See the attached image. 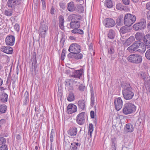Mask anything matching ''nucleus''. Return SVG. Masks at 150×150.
Returning a JSON list of instances; mask_svg holds the SVG:
<instances>
[{
  "instance_id": "1",
  "label": "nucleus",
  "mask_w": 150,
  "mask_h": 150,
  "mask_svg": "<svg viewBox=\"0 0 150 150\" xmlns=\"http://www.w3.org/2000/svg\"><path fill=\"white\" fill-rule=\"evenodd\" d=\"M146 50V47L144 46V43L140 41H135L127 49V50L130 52H139L141 53H144Z\"/></svg>"
},
{
  "instance_id": "2",
  "label": "nucleus",
  "mask_w": 150,
  "mask_h": 150,
  "mask_svg": "<svg viewBox=\"0 0 150 150\" xmlns=\"http://www.w3.org/2000/svg\"><path fill=\"white\" fill-rule=\"evenodd\" d=\"M122 93L124 99L126 100H130L132 99L134 95V90L129 83L124 84L122 90Z\"/></svg>"
},
{
  "instance_id": "3",
  "label": "nucleus",
  "mask_w": 150,
  "mask_h": 150,
  "mask_svg": "<svg viewBox=\"0 0 150 150\" xmlns=\"http://www.w3.org/2000/svg\"><path fill=\"white\" fill-rule=\"evenodd\" d=\"M136 110V107L134 104L127 103L124 105L122 112L125 115H127L134 112Z\"/></svg>"
},
{
  "instance_id": "4",
  "label": "nucleus",
  "mask_w": 150,
  "mask_h": 150,
  "mask_svg": "<svg viewBox=\"0 0 150 150\" xmlns=\"http://www.w3.org/2000/svg\"><path fill=\"white\" fill-rule=\"evenodd\" d=\"M136 20L135 16L129 13H126L124 17V24L127 26H131Z\"/></svg>"
},
{
  "instance_id": "5",
  "label": "nucleus",
  "mask_w": 150,
  "mask_h": 150,
  "mask_svg": "<svg viewBox=\"0 0 150 150\" xmlns=\"http://www.w3.org/2000/svg\"><path fill=\"white\" fill-rule=\"evenodd\" d=\"M128 61L134 64H139L142 61V57L139 54H133L130 55L127 58Z\"/></svg>"
},
{
  "instance_id": "6",
  "label": "nucleus",
  "mask_w": 150,
  "mask_h": 150,
  "mask_svg": "<svg viewBox=\"0 0 150 150\" xmlns=\"http://www.w3.org/2000/svg\"><path fill=\"white\" fill-rule=\"evenodd\" d=\"M146 27V21L144 19H141L140 21L134 24L133 26L134 30L136 31L144 29Z\"/></svg>"
},
{
  "instance_id": "7",
  "label": "nucleus",
  "mask_w": 150,
  "mask_h": 150,
  "mask_svg": "<svg viewBox=\"0 0 150 150\" xmlns=\"http://www.w3.org/2000/svg\"><path fill=\"white\" fill-rule=\"evenodd\" d=\"M76 122L79 125H83L85 121V112H81L76 117Z\"/></svg>"
},
{
  "instance_id": "8",
  "label": "nucleus",
  "mask_w": 150,
  "mask_h": 150,
  "mask_svg": "<svg viewBox=\"0 0 150 150\" xmlns=\"http://www.w3.org/2000/svg\"><path fill=\"white\" fill-rule=\"evenodd\" d=\"M73 80L72 79H67L65 81L64 84L66 90L70 91H73Z\"/></svg>"
},
{
  "instance_id": "9",
  "label": "nucleus",
  "mask_w": 150,
  "mask_h": 150,
  "mask_svg": "<svg viewBox=\"0 0 150 150\" xmlns=\"http://www.w3.org/2000/svg\"><path fill=\"white\" fill-rule=\"evenodd\" d=\"M81 47L77 43H72L69 46L68 51L69 52L72 51L76 53L80 52Z\"/></svg>"
},
{
  "instance_id": "10",
  "label": "nucleus",
  "mask_w": 150,
  "mask_h": 150,
  "mask_svg": "<svg viewBox=\"0 0 150 150\" xmlns=\"http://www.w3.org/2000/svg\"><path fill=\"white\" fill-rule=\"evenodd\" d=\"M114 103L115 108L117 111L120 110L122 108L123 102L120 98H115L114 100Z\"/></svg>"
},
{
  "instance_id": "11",
  "label": "nucleus",
  "mask_w": 150,
  "mask_h": 150,
  "mask_svg": "<svg viewBox=\"0 0 150 150\" xmlns=\"http://www.w3.org/2000/svg\"><path fill=\"white\" fill-rule=\"evenodd\" d=\"M15 37L12 35H9L6 37V43L7 45L13 46L15 43Z\"/></svg>"
},
{
  "instance_id": "12",
  "label": "nucleus",
  "mask_w": 150,
  "mask_h": 150,
  "mask_svg": "<svg viewBox=\"0 0 150 150\" xmlns=\"http://www.w3.org/2000/svg\"><path fill=\"white\" fill-rule=\"evenodd\" d=\"M105 26L106 27L110 28L113 27L115 25V21L114 20L110 18L105 19L104 21Z\"/></svg>"
},
{
  "instance_id": "13",
  "label": "nucleus",
  "mask_w": 150,
  "mask_h": 150,
  "mask_svg": "<svg viewBox=\"0 0 150 150\" xmlns=\"http://www.w3.org/2000/svg\"><path fill=\"white\" fill-rule=\"evenodd\" d=\"M143 41L145 44V47L150 48V34H146L143 38Z\"/></svg>"
},
{
  "instance_id": "14",
  "label": "nucleus",
  "mask_w": 150,
  "mask_h": 150,
  "mask_svg": "<svg viewBox=\"0 0 150 150\" xmlns=\"http://www.w3.org/2000/svg\"><path fill=\"white\" fill-rule=\"evenodd\" d=\"M68 112L69 114H71L76 112L77 111L76 106L73 104H70L67 106Z\"/></svg>"
},
{
  "instance_id": "15",
  "label": "nucleus",
  "mask_w": 150,
  "mask_h": 150,
  "mask_svg": "<svg viewBox=\"0 0 150 150\" xmlns=\"http://www.w3.org/2000/svg\"><path fill=\"white\" fill-rule=\"evenodd\" d=\"M77 129L74 127H71L68 131V135L73 138L77 134Z\"/></svg>"
},
{
  "instance_id": "16",
  "label": "nucleus",
  "mask_w": 150,
  "mask_h": 150,
  "mask_svg": "<svg viewBox=\"0 0 150 150\" xmlns=\"http://www.w3.org/2000/svg\"><path fill=\"white\" fill-rule=\"evenodd\" d=\"M83 73V70L80 69L76 70L71 75V77H73V78H75L80 79V77L82 76Z\"/></svg>"
},
{
  "instance_id": "17",
  "label": "nucleus",
  "mask_w": 150,
  "mask_h": 150,
  "mask_svg": "<svg viewBox=\"0 0 150 150\" xmlns=\"http://www.w3.org/2000/svg\"><path fill=\"white\" fill-rule=\"evenodd\" d=\"M8 95L4 91L1 92L0 94V100L2 103H5L7 101Z\"/></svg>"
},
{
  "instance_id": "18",
  "label": "nucleus",
  "mask_w": 150,
  "mask_h": 150,
  "mask_svg": "<svg viewBox=\"0 0 150 150\" xmlns=\"http://www.w3.org/2000/svg\"><path fill=\"white\" fill-rule=\"evenodd\" d=\"M134 130V127L131 124H126L124 128V132L126 133L128 132H131Z\"/></svg>"
},
{
  "instance_id": "19",
  "label": "nucleus",
  "mask_w": 150,
  "mask_h": 150,
  "mask_svg": "<svg viewBox=\"0 0 150 150\" xmlns=\"http://www.w3.org/2000/svg\"><path fill=\"white\" fill-rule=\"evenodd\" d=\"M1 51L7 54H12L13 49L10 47H3L1 48Z\"/></svg>"
},
{
  "instance_id": "20",
  "label": "nucleus",
  "mask_w": 150,
  "mask_h": 150,
  "mask_svg": "<svg viewBox=\"0 0 150 150\" xmlns=\"http://www.w3.org/2000/svg\"><path fill=\"white\" fill-rule=\"evenodd\" d=\"M80 26V22L77 21H71L70 23V28H79Z\"/></svg>"
},
{
  "instance_id": "21",
  "label": "nucleus",
  "mask_w": 150,
  "mask_h": 150,
  "mask_svg": "<svg viewBox=\"0 0 150 150\" xmlns=\"http://www.w3.org/2000/svg\"><path fill=\"white\" fill-rule=\"evenodd\" d=\"M116 23L118 26H121L124 23V18H123V15H121L117 19Z\"/></svg>"
},
{
  "instance_id": "22",
  "label": "nucleus",
  "mask_w": 150,
  "mask_h": 150,
  "mask_svg": "<svg viewBox=\"0 0 150 150\" xmlns=\"http://www.w3.org/2000/svg\"><path fill=\"white\" fill-rule=\"evenodd\" d=\"M67 8L69 11L73 12L76 10V7L74 3L73 2H70L68 4Z\"/></svg>"
},
{
  "instance_id": "23",
  "label": "nucleus",
  "mask_w": 150,
  "mask_h": 150,
  "mask_svg": "<svg viewBox=\"0 0 150 150\" xmlns=\"http://www.w3.org/2000/svg\"><path fill=\"white\" fill-rule=\"evenodd\" d=\"M7 4L8 7L14 8V9L16 6L15 0H8Z\"/></svg>"
},
{
  "instance_id": "24",
  "label": "nucleus",
  "mask_w": 150,
  "mask_h": 150,
  "mask_svg": "<svg viewBox=\"0 0 150 150\" xmlns=\"http://www.w3.org/2000/svg\"><path fill=\"white\" fill-rule=\"evenodd\" d=\"M47 31L48 29V25L45 22H43L40 24L39 30Z\"/></svg>"
},
{
  "instance_id": "25",
  "label": "nucleus",
  "mask_w": 150,
  "mask_h": 150,
  "mask_svg": "<svg viewBox=\"0 0 150 150\" xmlns=\"http://www.w3.org/2000/svg\"><path fill=\"white\" fill-rule=\"evenodd\" d=\"M107 35L109 39H114L115 36V31L112 29H110L109 30Z\"/></svg>"
},
{
  "instance_id": "26",
  "label": "nucleus",
  "mask_w": 150,
  "mask_h": 150,
  "mask_svg": "<svg viewBox=\"0 0 150 150\" xmlns=\"http://www.w3.org/2000/svg\"><path fill=\"white\" fill-rule=\"evenodd\" d=\"M64 17L62 16H60L59 17V26L62 30H63L64 28Z\"/></svg>"
},
{
  "instance_id": "27",
  "label": "nucleus",
  "mask_w": 150,
  "mask_h": 150,
  "mask_svg": "<svg viewBox=\"0 0 150 150\" xmlns=\"http://www.w3.org/2000/svg\"><path fill=\"white\" fill-rule=\"evenodd\" d=\"M7 110V106L5 104L0 105V114L5 113Z\"/></svg>"
},
{
  "instance_id": "28",
  "label": "nucleus",
  "mask_w": 150,
  "mask_h": 150,
  "mask_svg": "<svg viewBox=\"0 0 150 150\" xmlns=\"http://www.w3.org/2000/svg\"><path fill=\"white\" fill-rule=\"evenodd\" d=\"M134 40V37L133 36H131L126 41L125 43L127 45H129Z\"/></svg>"
},
{
  "instance_id": "29",
  "label": "nucleus",
  "mask_w": 150,
  "mask_h": 150,
  "mask_svg": "<svg viewBox=\"0 0 150 150\" xmlns=\"http://www.w3.org/2000/svg\"><path fill=\"white\" fill-rule=\"evenodd\" d=\"M75 99L74 96V93L72 91H69V95L67 98V100L69 101H72Z\"/></svg>"
},
{
  "instance_id": "30",
  "label": "nucleus",
  "mask_w": 150,
  "mask_h": 150,
  "mask_svg": "<svg viewBox=\"0 0 150 150\" xmlns=\"http://www.w3.org/2000/svg\"><path fill=\"white\" fill-rule=\"evenodd\" d=\"M130 31V29L128 28L123 26L122 27L120 30V32L121 33L124 34Z\"/></svg>"
},
{
  "instance_id": "31",
  "label": "nucleus",
  "mask_w": 150,
  "mask_h": 150,
  "mask_svg": "<svg viewBox=\"0 0 150 150\" xmlns=\"http://www.w3.org/2000/svg\"><path fill=\"white\" fill-rule=\"evenodd\" d=\"M32 59L33 60L32 65L33 66L35 67V64L37 63L36 60V55L35 52H34L32 57Z\"/></svg>"
},
{
  "instance_id": "32",
  "label": "nucleus",
  "mask_w": 150,
  "mask_h": 150,
  "mask_svg": "<svg viewBox=\"0 0 150 150\" xmlns=\"http://www.w3.org/2000/svg\"><path fill=\"white\" fill-rule=\"evenodd\" d=\"M85 102L84 100H79L78 102L79 108L82 110H83L85 107Z\"/></svg>"
},
{
  "instance_id": "33",
  "label": "nucleus",
  "mask_w": 150,
  "mask_h": 150,
  "mask_svg": "<svg viewBox=\"0 0 150 150\" xmlns=\"http://www.w3.org/2000/svg\"><path fill=\"white\" fill-rule=\"evenodd\" d=\"M71 146L70 147L71 150H77V146L79 145V146L80 145L79 143H75V142L71 143Z\"/></svg>"
},
{
  "instance_id": "34",
  "label": "nucleus",
  "mask_w": 150,
  "mask_h": 150,
  "mask_svg": "<svg viewBox=\"0 0 150 150\" xmlns=\"http://www.w3.org/2000/svg\"><path fill=\"white\" fill-rule=\"evenodd\" d=\"M147 74L143 72H141L138 74L139 76L144 80H145L147 78H148Z\"/></svg>"
},
{
  "instance_id": "35",
  "label": "nucleus",
  "mask_w": 150,
  "mask_h": 150,
  "mask_svg": "<svg viewBox=\"0 0 150 150\" xmlns=\"http://www.w3.org/2000/svg\"><path fill=\"white\" fill-rule=\"evenodd\" d=\"M78 28H75L71 31L72 33H78L80 34H83V32L82 30L79 29Z\"/></svg>"
},
{
  "instance_id": "36",
  "label": "nucleus",
  "mask_w": 150,
  "mask_h": 150,
  "mask_svg": "<svg viewBox=\"0 0 150 150\" xmlns=\"http://www.w3.org/2000/svg\"><path fill=\"white\" fill-rule=\"evenodd\" d=\"M105 4L108 8H111L113 7V4L111 0H106Z\"/></svg>"
},
{
  "instance_id": "37",
  "label": "nucleus",
  "mask_w": 150,
  "mask_h": 150,
  "mask_svg": "<svg viewBox=\"0 0 150 150\" xmlns=\"http://www.w3.org/2000/svg\"><path fill=\"white\" fill-rule=\"evenodd\" d=\"M112 143V147L113 148L112 150H116V139L115 138H113L111 140Z\"/></svg>"
},
{
  "instance_id": "38",
  "label": "nucleus",
  "mask_w": 150,
  "mask_h": 150,
  "mask_svg": "<svg viewBox=\"0 0 150 150\" xmlns=\"http://www.w3.org/2000/svg\"><path fill=\"white\" fill-rule=\"evenodd\" d=\"M4 13L5 15L7 16H11L12 15L13 10L9 9L6 10Z\"/></svg>"
},
{
  "instance_id": "39",
  "label": "nucleus",
  "mask_w": 150,
  "mask_h": 150,
  "mask_svg": "<svg viewBox=\"0 0 150 150\" xmlns=\"http://www.w3.org/2000/svg\"><path fill=\"white\" fill-rule=\"evenodd\" d=\"M47 31L42 30L41 29V30H39V34L40 36L41 37V38H45L46 34L47 33Z\"/></svg>"
},
{
  "instance_id": "40",
  "label": "nucleus",
  "mask_w": 150,
  "mask_h": 150,
  "mask_svg": "<svg viewBox=\"0 0 150 150\" xmlns=\"http://www.w3.org/2000/svg\"><path fill=\"white\" fill-rule=\"evenodd\" d=\"M79 14L76 15L74 14H72L69 15L68 18V19L69 20H72V19H76L77 18V17L78 16V15Z\"/></svg>"
},
{
  "instance_id": "41",
  "label": "nucleus",
  "mask_w": 150,
  "mask_h": 150,
  "mask_svg": "<svg viewBox=\"0 0 150 150\" xmlns=\"http://www.w3.org/2000/svg\"><path fill=\"white\" fill-rule=\"evenodd\" d=\"M80 52H78L76 53L75 59H81L83 57V54L81 53H80Z\"/></svg>"
},
{
  "instance_id": "42",
  "label": "nucleus",
  "mask_w": 150,
  "mask_h": 150,
  "mask_svg": "<svg viewBox=\"0 0 150 150\" xmlns=\"http://www.w3.org/2000/svg\"><path fill=\"white\" fill-rule=\"evenodd\" d=\"M93 130V125L91 123L89 124L88 133H90V136H91L92 132Z\"/></svg>"
},
{
  "instance_id": "43",
  "label": "nucleus",
  "mask_w": 150,
  "mask_h": 150,
  "mask_svg": "<svg viewBox=\"0 0 150 150\" xmlns=\"http://www.w3.org/2000/svg\"><path fill=\"white\" fill-rule=\"evenodd\" d=\"M67 55V57L69 59H72L74 58L75 59V55H76V53H74L72 51L70 52Z\"/></svg>"
},
{
  "instance_id": "44",
  "label": "nucleus",
  "mask_w": 150,
  "mask_h": 150,
  "mask_svg": "<svg viewBox=\"0 0 150 150\" xmlns=\"http://www.w3.org/2000/svg\"><path fill=\"white\" fill-rule=\"evenodd\" d=\"M55 136L54 130L53 129H52V131L50 133V141L51 143L53 141V138Z\"/></svg>"
},
{
  "instance_id": "45",
  "label": "nucleus",
  "mask_w": 150,
  "mask_h": 150,
  "mask_svg": "<svg viewBox=\"0 0 150 150\" xmlns=\"http://www.w3.org/2000/svg\"><path fill=\"white\" fill-rule=\"evenodd\" d=\"M145 56L148 59L150 60V49L147 50L145 54Z\"/></svg>"
},
{
  "instance_id": "46",
  "label": "nucleus",
  "mask_w": 150,
  "mask_h": 150,
  "mask_svg": "<svg viewBox=\"0 0 150 150\" xmlns=\"http://www.w3.org/2000/svg\"><path fill=\"white\" fill-rule=\"evenodd\" d=\"M142 33L139 32L137 33L135 35L136 39L139 41L142 37Z\"/></svg>"
},
{
  "instance_id": "47",
  "label": "nucleus",
  "mask_w": 150,
  "mask_h": 150,
  "mask_svg": "<svg viewBox=\"0 0 150 150\" xmlns=\"http://www.w3.org/2000/svg\"><path fill=\"white\" fill-rule=\"evenodd\" d=\"M115 50L113 47H111L108 49V52L110 54H112L114 52Z\"/></svg>"
},
{
  "instance_id": "48",
  "label": "nucleus",
  "mask_w": 150,
  "mask_h": 150,
  "mask_svg": "<svg viewBox=\"0 0 150 150\" xmlns=\"http://www.w3.org/2000/svg\"><path fill=\"white\" fill-rule=\"evenodd\" d=\"M6 139L3 137L0 138V144H3L6 143Z\"/></svg>"
},
{
  "instance_id": "49",
  "label": "nucleus",
  "mask_w": 150,
  "mask_h": 150,
  "mask_svg": "<svg viewBox=\"0 0 150 150\" xmlns=\"http://www.w3.org/2000/svg\"><path fill=\"white\" fill-rule=\"evenodd\" d=\"M16 3V6L17 5H21L24 2V0H15Z\"/></svg>"
},
{
  "instance_id": "50",
  "label": "nucleus",
  "mask_w": 150,
  "mask_h": 150,
  "mask_svg": "<svg viewBox=\"0 0 150 150\" xmlns=\"http://www.w3.org/2000/svg\"><path fill=\"white\" fill-rule=\"evenodd\" d=\"M94 96H93V94L92 93V95L91 96V102L92 106H93L94 103Z\"/></svg>"
},
{
  "instance_id": "51",
  "label": "nucleus",
  "mask_w": 150,
  "mask_h": 150,
  "mask_svg": "<svg viewBox=\"0 0 150 150\" xmlns=\"http://www.w3.org/2000/svg\"><path fill=\"white\" fill-rule=\"evenodd\" d=\"M0 150H8V147L6 145H2L0 147Z\"/></svg>"
},
{
  "instance_id": "52",
  "label": "nucleus",
  "mask_w": 150,
  "mask_h": 150,
  "mask_svg": "<svg viewBox=\"0 0 150 150\" xmlns=\"http://www.w3.org/2000/svg\"><path fill=\"white\" fill-rule=\"evenodd\" d=\"M85 86L82 84H80L79 87V90L81 91H83L85 89Z\"/></svg>"
},
{
  "instance_id": "53",
  "label": "nucleus",
  "mask_w": 150,
  "mask_h": 150,
  "mask_svg": "<svg viewBox=\"0 0 150 150\" xmlns=\"http://www.w3.org/2000/svg\"><path fill=\"white\" fill-rule=\"evenodd\" d=\"M78 8L79 12H82L84 11V8L82 6L80 5L78 6Z\"/></svg>"
},
{
  "instance_id": "54",
  "label": "nucleus",
  "mask_w": 150,
  "mask_h": 150,
  "mask_svg": "<svg viewBox=\"0 0 150 150\" xmlns=\"http://www.w3.org/2000/svg\"><path fill=\"white\" fill-rule=\"evenodd\" d=\"M59 6L61 8L64 9L65 8V4L64 3L60 2L59 4Z\"/></svg>"
},
{
  "instance_id": "55",
  "label": "nucleus",
  "mask_w": 150,
  "mask_h": 150,
  "mask_svg": "<svg viewBox=\"0 0 150 150\" xmlns=\"http://www.w3.org/2000/svg\"><path fill=\"white\" fill-rule=\"evenodd\" d=\"M42 5V8L44 10L46 9V6L45 2V0H41Z\"/></svg>"
},
{
  "instance_id": "56",
  "label": "nucleus",
  "mask_w": 150,
  "mask_h": 150,
  "mask_svg": "<svg viewBox=\"0 0 150 150\" xmlns=\"http://www.w3.org/2000/svg\"><path fill=\"white\" fill-rule=\"evenodd\" d=\"M14 28L17 31H18L19 30V26L18 24H16L14 26Z\"/></svg>"
},
{
  "instance_id": "57",
  "label": "nucleus",
  "mask_w": 150,
  "mask_h": 150,
  "mask_svg": "<svg viewBox=\"0 0 150 150\" xmlns=\"http://www.w3.org/2000/svg\"><path fill=\"white\" fill-rule=\"evenodd\" d=\"M123 3L125 5H127L129 4V0H122Z\"/></svg>"
},
{
  "instance_id": "58",
  "label": "nucleus",
  "mask_w": 150,
  "mask_h": 150,
  "mask_svg": "<svg viewBox=\"0 0 150 150\" xmlns=\"http://www.w3.org/2000/svg\"><path fill=\"white\" fill-rule=\"evenodd\" d=\"M89 50L90 52H93V48L92 44V43L90 44L89 47Z\"/></svg>"
},
{
  "instance_id": "59",
  "label": "nucleus",
  "mask_w": 150,
  "mask_h": 150,
  "mask_svg": "<svg viewBox=\"0 0 150 150\" xmlns=\"http://www.w3.org/2000/svg\"><path fill=\"white\" fill-rule=\"evenodd\" d=\"M65 53L64 52V50H63L61 56V59L62 60H64V57L65 56Z\"/></svg>"
},
{
  "instance_id": "60",
  "label": "nucleus",
  "mask_w": 150,
  "mask_h": 150,
  "mask_svg": "<svg viewBox=\"0 0 150 150\" xmlns=\"http://www.w3.org/2000/svg\"><path fill=\"white\" fill-rule=\"evenodd\" d=\"M91 117L92 118H94L95 117V112L93 111H91L90 112Z\"/></svg>"
},
{
  "instance_id": "61",
  "label": "nucleus",
  "mask_w": 150,
  "mask_h": 150,
  "mask_svg": "<svg viewBox=\"0 0 150 150\" xmlns=\"http://www.w3.org/2000/svg\"><path fill=\"white\" fill-rule=\"evenodd\" d=\"M146 8L147 10H150V2H148L146 4Z\"/></svg>"
},
{
  "instance_id": "62",
  "label": "nucleus",
  "mask_w": 150,
  "mask_h": 150,
  "mask_svg": "<svg viewBox=\"0 0 150 150\" xmlns=\"http://www.w3.org/2000/svg\"><path fill=\"white\" fill-rule=\"evenodd\" d=\"M5 122V120L4 119H1L0 120V127L1 125L4 123Z\"/></svg>"
},
{
  "instance_id": "63",
  "label": "nucleus",
  "mask_w": 150,
  "mask_h": 150,
  "mask_svg": "<svg viewBox=\"0 0 150 150\" xmlns=\"http://www.w3.org/2000/svg\"><path fill=\"white\" fill-rule=\"evenodd\" d=\"M54 8L53 6H52L50 9V13L53 15L54 13Z\"/></svg>"
},
{
  "instance_id": "64",
  "label": "nucleus",
  "mask_w": 150,
  "mask_h": 150,
  "mask_svg": "<svg viewBox=\"0 0 150 150\" xmlns=\"http://www.w3.org/2000/svg\"><path fill=\"white\" fill-rule=\"evenodd\" d=\"M146 15L148 19H150V10L147 12L146 13Z\"/></svg>"
}]
</instances>
